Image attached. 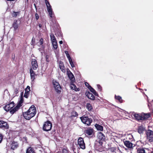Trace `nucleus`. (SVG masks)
<instances>
[{"instance_id": "obj_1", "label": "nucleus", "mask_w": 153, "mask_h": 153, "mask_svg": "<svg viewBox=\"0 0 153 153\" xmlns=\"http://www.w3.org/2000/svg\"><path fill=\"white\" fill-rule=\"evenodd\" d=\"M36 112V107L32 105L27 111L23 112V115L25 119L30 120L35 116Z\"/></svg>"}, {"instance_id": "obj_2", "label": "nucleus", "mask_w": 153, "mask_h": 153, "mask_svg": "<svg viewBox=\"0 0 153 153\" xmlns=\"http://www.w3.org/2000/svg\"><path fill=\"white\" fill-rule=\"evenodd\" d=\"M133 116L136 120H143L149 118L150 117V114L149 113L145 114L143 113L141 114L135 113L133 114Z\"/></svg>"}, {"instance_id": "obj_3", "label": "nucleus", "mask_w": 153, "mask_h": 153, "mask_svg": "<svg viewBox=\"0 0 153 153\" xmlns=\"http://www.w3.org/2000/svg\"><path fill=\"white\" fill-rule=\"evenodd\" d=\"M52 83L56 93L59 94H60L62 90V88L59 82L57 80L53 79L52 81Z\"/></svg>"}, {"instance_id": "obj_4", "label": "nucleus", "mask_w": 153, "mask_h": 153, "mask_svg": "<svg viewBox=\"0 0 153 153\" xmlns=\"http://www.w3.org/2000/svg\"><path fill=\"white\" fill-rule=\"evenodd\" d=\"M84 133L85 135L89 138H93L95 134L94 129L91 127L85 129L84 130Z\"/></svg>"}, {"instance_id": "obj_5", "label": "nucleus", "mask_w": 153, "mask_h": 153, "mask_svg": "<svg viewBox=\"0 0 153 153\" xmlns=\"http://www.w3.org/2000/svg\"><path fill=\"white\" fill-rule=\"evenodd\" d=\"M82 122L88 126L91 125V123L93 121V120L91 118H89L88 116L83 115L80 117Z\"/></svg>"}, {"instance_id": "obj_6", "label": "nucleus", "mask_w": 153, "mask_h": 153, "mask_svg": "<svg viewBox=\"0 0 153 153\" xmlns=\"http://www.w3.org/2000/svg\"><path fill=\"white\" fill-rule=\"evenodd\" d=\"M52 127V123L49 120L45 122L43 124L42 129L44 131H50Z\"/></svg>"}, {"instance_id": "obj_7", "label": "nucleus", "mask_w": 153, "mask_h": 153, "mask_svg": "<svg viewBox=\"0 0 153 153\" xmlns=\"http://www.w3.org/2000/svg\"><path fill=\"white\" fill-rule=\"evenodd\" d=\"M102 144L103 142L96 140L94 145L95 149L100 152H102L104 150V147Z\"/></svg>"}, {"instance_id": "obj_8", "label": "nucleus", "mask_w": 153, "mask_h": 153, "mask_svg": "<svg viewBox=\"0 0 153 153\" xmlns=\"http://www.w3.org/2000/svg\"><path fill=\"white\" fill-rule=\"evenodd\" d=\"M23 101V97L22 96L21 97L20 100L18 102L17 105L16 107H14L10 111V113L11 114H13L15 112L17 111L19 108L22 106Z\"/></svg>"}, {"instance_id": "obj_9", "label": "nucleus", "mask_w": 153, "mask_h": 153, "mask_svg": "<svg viewBox=\"0 0 153 153\" xmlns=\"http://www.w3.org/2000/svg\"><path fill=\"white\" fill-rule=\"evenodd\" d=\"M77 143L80 148L82 149H85V143L83 138L79 137Z\"/></svg>"}, {"instance_id": "obj_10", "label": "nucleus", "mask_w": 153, "mask_h": 153, "mask_svg": "<svg viewBox=\"0 0 153 153\" xmlns=\"http://www.w3.org/2000/svg\"><path fill=\"white\" fill-rule=\"evenodd\" d=\"M97 139L96 140L103 141H105L106 140V137L105 135L103 134L102 133L100 132H98L97 133Z\"/></svg>"}, {"instance_id": "obj_11", "label": "nucleus", "mask_w": 153, "mask_h": 153, "mask_svg": "<svg viewBox=\"0 0 153 153\" xmlns=\"http://www.w3.org/2000/svg\"><path fill=\"white\" fill-rule=\"evenodd\" d=\"M147 137L150 142L153 141V131L149 129L146 132Z\"/></svg>"}, {"instance_id": "obj_12", "label": "nucleus", "mask_w": 153, "mask_h": 153, "mask_svg": "<svg viewBox=\"0 0 153 153\" xmlns=\"http://www.w3.org/2000/svg\"><path fill=\"white\" fill-rule=\"evenodd\" d=\"M18 142L14 140L12 141L10 143L11 149L13 150L17 149L19 146Z\"/></svg>"}, {"instance_id": "obj_13", "label": "nucleus", "mask_w": 153, "mask_h": 153, "mask_svg": "<svg viewBox=\"0 0 153 153\" xmlns=\"http://www.w3.org/2000/svg\"><path fill=\"white\" fill-rule=\"evenodd\" d=\"M15 104L13 102H12L9 104L6 105L4 108V110L7 111H10L12 109L14 106Z\"/></svg>"}, {"instance_id": "obj_14", "label": "nucleus", "mask_w": 153, "mask_h": 153, "mask_svg": "<svg viewBox=\"0 0 153 153\" xmlns=\"http://www.w3.org/2000/svg\"><path fill=\"white\" fill-rule=\"evenodd\" d=\"M9 128V125L7 122L1 120H0V128L4 130L8 129Z\"/></svg>"}, {"instance_id": "obj_15", "label": "nucleus", "mask_w": 153, "mask_h": 153, "mask_svg": "<svg viewBox=\"0 0 153 153\" xmlns=\"http://www.w3.org/2000/svg\"><path fill=\"white\" fill-rule=\"evenodd\" d=\"M31 64L32 69L36 70L38 67L36 60V59H32Z\"/></svg>"}, {"instance_id": "obj_16", "label": "nucleus", "mask_w": 153, "mask_h": 153, "mask_svg": "<svg viewBox=\"0 0 153 153\" xmlns=\"http://www.w3.org/2000/svg\"><path fill=\"white\" fill-rule=\"evenodd\" d=\"M123 142L125 145L128 148H131L133 147V144L130 141L125 139L123 140Z\"/></svg>"}, {"instance_id": "obj_17", "label": "nucleus", "mask_w": 153, "mask_h": 153, "mask_svg": "<svg viewBox=\"0 0 153 153\" xmlns=\"http://www.w3.org/2000/svg\"><path fill=\"white\" fill-rule=\"evenodd\" d=\"M86 84H87L89 85V86L88 87V88L89 89L90 91L92 93H93V94L95 95V96L99 97V95L98 94L95 90V89H94L91 85H90L88 82L85 83V85H86Z\"/></svg>"}, {"instance_id": "obj_18", "label": "nucleus", "mask_w": 153, "mask_h": 153, "mask_svg": "<svg viewBox=\"0 0 153 153\" xmlns=\"http://www.w3.org/2000/svg\"><path fill=\"white\" fill-rule=\"evenodd\" d=\"M30 91V87L29 86H27L25 89V92L24 95L25 97L27 98L29 95V92Z\"/></svg>"}, {"instance_id": "obj_19", "label": "nucleus", "mask_w": 153, "mask_h": 153, "mask_svg": "<svg viewBox=\"0 0 153 153\" xmlns=\"http://www.w3.org/2000/svg\"><path fill=\"white\" fill-rule=\"evenodd\" d=\"M86 96L88 97V98L93 100H95V97L94 96V95L92 93H90L89 91L86 93Z\"/></svg>"}, {"instance_id": "obj_20", "label": "nucleus", "mask_w": 153, "mask_h": 153, "mask_svg": "<svg viewBox=\"0 0 153 153\" xmlns=\"http://www.w3.org/2000/svg\"><path fill=\"white\" fill-rule=\"evenodd\" d=\"M67 73L68 76L70 79L71 80V81H73L74 80H75V78L74 75L70 70H68V71H67Z\"/></svg>"}, {"instance_id": "obj_21", "label": "nucleus", "mask_w": 153, "mask_h": 153, "mask_svg": "<svg viewBox=\"0 0 153 153\" xmlns=\"http://www.w3.org/2000/svg\"><path fill=\"white\" fill-rule=\"evenodd\" d=\"M70 86L72 89L76 91H79L80 90L79 88H77L76 85L74 83L73 81H71L70 82Z\"/></svg>"}, {"instance_id": "obj_22", "label": "nucleus", "mask_w": 153, "mask_h": 153, "mask_svg": "<svg viewBox=\"0 0 153 153\" xmlns=\"http://www.w3.org/2000/svg\"><path fill=\"white\" fill-rule=\"evenodd\" d=\"M147 148L139 147L138 148H137V153H147V151L146 150Z\"/></svg>"}, {"instance_id": "obj_23", "label": "nucleus", "mask_w": 153, "mask_h": 153, "mask_svg": "<svg viewBox=\"0 0 153 153\" xmlns=\"http://www.w3.org/2000/svg\"><path fill=\"white\" fill-rule=\"evenodd\" d=\"M30 72L32 81H33L35 79V76L36 75V74H35V72L33 70L32 68H31L30 69Z\"/></svg>"}, {"instance_id": "obj_24", "label": "nucleus", "mask_w": 153, "mask_h": 153, "mask_svg": "<svg viewBox=\"0 0 153 153\" xmlns=\"http://www.w3.org/2000/svg\"><path fill=\"white\" fill-rule=\"evenodd\" d=\"M50 8L51 9H48L47 10L48 11L49 13V16L51 18L50 19H54L55 17L54 14L53 12L52 8Z\"/></svg>"}, {"instance_id": "obj_25", "label": "nucleus", "mask_w": 153, "mask_h": 153, "mask_svg": "<svg viewBox=\"0 0 153 153\" xmlns=\"http://www.w3.org/2000/svg\"><path fill=\"white\" fill-rule=\"evenodd\" d=\"M17 20L15 19L14 20L12 24V27L14 28V30L16 31L18 28L19 27L18 24L17 23Z\"/></svg>"}, {"instance_id": "obj_26", "label": "nucleus", "mask_w": 153, "mask_h": 153, "mask_svg": "<svg viewBox=\"0 0 153 153\" xmlns=\"http://www.w3.org/2000/svg\"><path fill=\"white\" fill-rule=\"evenodd\" d=\"M95 127L97 130L102 131L103 130V127L99 124H96L94 125Z\"/></svg>"}, {"instance_id": "obj_27", "label": "nucleus", "mask_w": 153, "mask_h": 153, "mask_svg": "<svg viewBox=\"0 0 153 153\" xmlns=\"http://www.w3.org/2000/svg\"><path fill=\"white\" fill-rule=\"evenodd\" d=\"M71 116L69 117L70 118H73V117H76L78 116V113L74 110L71 113Z\"/></svg>"}, {"instance_id": "obj_28", "label": "nucleus", "mask_w": 153, "mask_h": 153, "mask_svg": "<svg viewBox=\"0 0 153 153\" xmlns=\"http://www.w3.org/2000/svg\"><path fill=\"white\" fill-rule=\"evenodd\" d=\"M26 153H36L33 148L29 147L26 150Z\"/></svg>"}, {"instance_id": "obj_29", "label": "nucleus", "mask_w": 153, "mask_h": 153, "mask_svg": "<svg viewBox=\"0 0 153 153\" xmlns=\"http://www.w3.org/2000/svg\"><path fill=\"white\" fill-rule=\"evenodd\" d=\"M145 129L142 126H139L138 128V132L140 134L143 133Z\"/></svg>"}, {"instance_id": "obj_30", "label": "nucleus", "mask_w": 153, "mask_h": 153, "mask_svg": "<svg viewBox=\"0 0 153 153\" xmlns=\"http://www.w3.org/2000/svg\"><path fill=\"white\" fill-rule=\"evenodd\" d=\"M86 108L89 111H92L93 110V108L91 105L89 103H88L86 104Z\"/></svg>"}, {"instance_id": "obj_31", "label": "nucleus", "mask_w": 153, "mask_h": 153, "mask_svg": "<svg viewBox=\"0 0 153 153\" xmlns=\"http://www.w3.org/2000/svg\"><path fill=\"white\" fill-rule=\"evenodd\" d=\"M52 57L50 55H46L45 59L46 61L48 62H49L51 60Z\"/></svg>"}, {"instance_id": "obj_32", "label": "nucleus", "mask_w": 153, "mask_h": 153, "mask_svg": "<svg viewBox=\"0 0 153 153\" xmlns=\"http://www.w3.org/2000/svg\"><path fill=\"white\" fill-rule=\"evenodd\" d=\"M115 98L116 99L118 100L119 102L120 103H121L123 102V100L122 99V97L120 96H117L115 95Z\"/></svg>"}, {"instance_id": "obj_33", "label": "nucleus", "mask_w": 153, "mask_h": 153, "mask_svg": "<svg viewBox=\"0 0 153 153\" xmlns=\"http://www.w3.org/2000/svg\"><path fill=\"white\" fill-rule=\"evenodd\" d=\"M45 2L47 7V10H48V9L51 8V6L50 5V3L47 0H45Z\"/></svg>"}, {"instance_id": "obj_34", "label": "nucleus", "mask_w": 153, "mask_h": 153, "mask_svg": "<svg viewBox=\"0 0 153 153\" xmlns=\"http://www.w3.org/2000/svg\"><path fill=\"white\" fill-rule=\"evenodd\" d=\"M52 43L54 49L55 50L58 47L56 41L52 42Z\"/></svg>"}, {"instance_id": "obj_35", "label": "nucleus", "mask_w": 153, "mask_h": 153, "mask_svg": "<svg viewBox=\"0 0 153 153\" xmlns=\"http://www.w3.org/2000/svg\"><path fill=\"white\" fill-rule=\"evenodd\" d=\"M50 36L51 42L56 41V38H55V36L53 34L51 33L50 35Z\"/></svg>"}, {"instance_id": "obj_36", "label": "nucleus", "mask_w": 153, "mask_h": 153, "mask_svg": "<svg viewBox=\"0 0 153 153\" xmlns=\"http://www.w3.org/2000/svg\"><path fill=\"white\" fill-rule=\"evenodd\" d=\"M20 14V12H15L14 11H13V13H12V16L13 17H16L18 15H19Z\"/></svg>"}, {"instance_id": "obj_37", "label": "nucleus", "mask_w": 153, "mask_h": 153, "mask_svg": "<svg viewBox=\"0 0 153 153\" xmlns=\"http://www.w3.org/2000/svg\"><path fill=\"white\" fill-rule=\"evenodd\" d=\"M65 53L66 55V56L68 58V60H70V59H71V58L70 56V55L68 54V52L67 51H65Z\"/></svg>"}, {"instance_id": "obj_38", "label": "nucleus", "mask_w": 153, "mask_h": 153, "mask_svg": "<svg viewBox=\"0 0 153 153\" xmlns=\"http://www.w3.org/2000/svg\"><path fill=\"white\" fill-rule=\"evenodd\" d=\"M70 63L72 68H74V63L72 61V59H71L69 60Z\"/></svg>"}, {"instance_id": "obj_39", "label": "nucleus", "mask_w": 153, "mask_h": 153, "mask_svg": "<svg viewBox=\"0 0 153 153\" xmlns=\"http://www.w3.org/2000/svg\"><path fill=\"white\" fill-rule=\"evenodd\" d=\"M59 68L63 72L65 73V70L64 65L62 66V67H60Z\"/></svg>"}, {"instance_id": "obj_40", "label": "nucleus", "mask_w": 153, "mask_h": 153, "mask_svg": "<svg viewBox=\"0 0 153 153\" xmlns=\"http://www.w3.org/2000/svg\"><path fill=\"white\" fill-rule=\"evenodd\" d=\"M4 136L3 135L0 133V143H1L3 139Z\"/></svg>"}, {"instance_id": "obj_41", "label": "nucleus", "mask_w": 153, "mask_h": 153, "mask_svg": "<svg viewBox=\"0 0 153 153\" xmlns=\"http://www.w3.org/2000/svg\"><path fill=\"white\" fill-rule=\"evenodd\" d=\"M44 40L43 38H41L39 41V45H42L43 43Z\"/></svg>"}, {"instance_id": "obj_42", "label": "nucleus", "mask_w": 153, "mask_h": 153, "mask_svg": "<svg viewBox=\"0 0 153 153\" xmlns=\"http://www.w3.org/2000/svg\"><path fill=\"white\" fill-rule=\"evenodd\" d=\"M19 88H16L14 90V94L15 95H17L19 92Z\"/></svg>"}, {"instance_id": "obj_43", "label": "nucleus", "mask_w": 153, "mask_h": 153, "mask_svg": "<svg viewBox=\"0 0 153 153\" xmlns=\"http://www.w3.org/2000/svg\"><path fill=\"white\" fill-rule=\"evenodd\" d=\"M97 87L98 89L100 91H101L102 90V87L100 85H97Z\"/></svg>"}, {"instance_id": "obj_44", "label": "nucleus", "mask_w": 153, "mask_h": 153, "mask_svg": "<svg viewBox=\"0 0 153 153\" xmlns=\"http://www.w3.org/2000/svg\"><path fill=\"white\" fill-rule=\"evenodd\" d=\"M63 65H64L63 62L62 61H60L59 63V67H62V66Z\"/></svg>"}, {"instance_id": "obj_45", "label": "nucleus", "mask_w": 153, "mask_h": 153, "mask_svg": "<svg viewBox=\"0 0 153 153\" xmlns=\"http://www.w3.org/2000/svg\"><path fill=\"white\" fill-rule=\"evenodd\" d=\"M63 153H69L68 151L66 149H63L62 150Z\"/></svg>"}, {"instance_id": "obj_46", "label": "nucleus", "mask_w": 153, "mask_h": 153, "mask_svg": "<svg viewBox=\"0 0 153 153\" xmlns=\"http://www.w3.org/2000/svg\"><path fill=\"white\" fill-rule=\"evenodd\" d=\"M23 140L26 143H27V138L26 137H23Z\"/></svg>"}, {"instance_id": "obj_47", "label": "nucleus", "mask_w": 153, "mask_h": 153, "mask_svg": "<svg viewBox=\"0 0 153 153\" xmlns=\"http://www.w3.org/2000/svg\"><path fill=\"white\" fill-rule=\"evenodd\" d=\"M146 151H147V152L148 153H153V149L152 151H151L148 149H146Z\"/></svg>"}, {"instance_id": "obj_48", "label": "nucleus", "mask_w": 153, "mask_h": 153, "mask_svg": "<svg viewBox=\"0 0 153 153\" xmlns=\"http://www.w3.org/2000/svg\"><path fill=\"white\" fill-rule=\"evenodd\" d=\"M15 54H14V55H12V61H13L15 60Z\"/></svg>"}, {"instance_id": "obj_49", "label": "nucleus", "mask_w": 153, "mask_h": 153, "mask_svg": "<svg viewBox=\"0 0 153 153\" xmlns=\"http://www.w3.org/2000/svg\"><path fill=\"white\" fill-rule=\"evenodd\" d=\"M36 19V20H38L39 18V16L37 13H36L35 15Z\"/></svg>"}, {"instance_id": "obj_50", "label": "nucleus", "mask_w": 153, "mask_h": 153, "mask_svg": "<svg viewBox=\"0 0 153 153\" xmlns=\"http://www.w3.org/2000/svg\"><path fill=\"white\" fill-rule=\"evenodd\" d=\"M148 107H149V108L150 109H151V108H152L151 104L150 103H149L148 105Z\"/></svg>"}, {"instance_id": "obj_51", "label": "nucleus", "mask_w": 153, "mask_h": 153, "mask_svg": "<svg viewBox=\"0 0 153 153\" xmlns=\"http://www.w3.org/2000/svg\"><path fill=\"white\" fill-rule=\"evenodd\" d=\"M38 25L40 28H41L42 27V25L41 24H39Z\"/></svg>"}, {"instance_id": "obj_52", "label": "nucleus", "mask_w": 153, "mask_h": 153, "mask_svg": "<svg viewBox=\"0 0 153 153\" xmlns=\"http://www.w3.org/2000/svg\"><path fill=\"white\" fill-rule=\"evenodd\" d=\"M32 42H33H33H35V38H32Z\"/></svg>"}, {"instance_id": "obj_53", "label": "nucleus", "mask_w": 153, "mask_h": 153, "mask_svg": "<svg viewBox=\"0 0 153 153\" xmlns=\"http://www.w3.org/2000/svg\"><path fill=\"white\" fill-rule=\"evenodd\" d=\"M75 149V148L74 147V146L73 145L72 148V150L74 152V150Z\"/></svg>"}, {"instance_id": "obj_54", "label": "nucleus", "mask_w": 153, "mask_h": 153, "mask_svg": "<svg viewBox=\"0 0 153 153\" xmlns=\"http://www.w3.org/2000/svg\"><path fill=\"white\" fill-rule=\"evenodd\" d=\"M59 43L60 44H62L63 43V42L62 41H60L59 42Z\"/></svg>"}, {"instance_id": "obj_55", "label": "nucleus", "mask_w": 153, "mask_h": 153, "mask_svg": "<svg viewBox=\"0 0 153 153\" xmlns=\"http://www.w3.org/2000/svg\"><path fill=\"white\" fill-rule=\"evenodd\" d=\"M23 94V92H22L21 93V97H22H22Z\"/></svg>"}, {"instance_id": "obj_56", "label": "nucleus", "mask_w": 153, "mask_h": 153, "mask_svg": "<svg viewBox=\"0 0 153 153\" xmlns=\"http://www.w3.org/2000/svg\"><path fill=\"white\" fill-rule=\"evenodd\" d=\"M86 86H88L87 87L89 86V85H88L87 84H86Z\"/></svg>"}, {"instance_id": "obj_57", "label": "nucleus", "mask_w": 153, "mask_h": 153, "mask_svg": "<svg viewBox=\"0 0 153 153\" xmlns=\"http://www.w3.org/2000/svg\"><path fill=\"white\" fill-rule=\"evenodd\" d=\"M27 1H28V0H27Z\"/></svg>"}]
</instances>
